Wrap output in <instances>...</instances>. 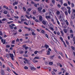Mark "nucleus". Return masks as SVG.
Segmentation results:
<instances>
[{"mask_svg": "<svg viewBox=\"0 0 75 75\" xmlns=\"http://www.w3.org/2000/svg\"><path fill=\"white\" fill-rule=\"evenodd\" d=\"M3 7L4 8H6V10H8V7H7L6 6H4Z\"/></svg>", "mask_w": 75, "mask_h": 75, "instance_id": "12", "label": "nucleus"}, {"mask_svg": "<svg viewBox=\"0 0 75 75\" xmlns=\"http://www.w3.org/2000/svg\"><path fill=\"white\" fill-rule=\"evenodd\" d=\"M13 23V21H11L9 22H8L7 23H8V24H11V23Z\"/></svg>", "mask_w": 75, "mask_h": 75, "instance_id": "43", "label": "nucleus"}, {"mask_svg": "<svg viewBox=\"0 0 75 75\" xmlns=\"http://www.w3.org/2000/svg\"><path fill=\"white\" fill-rule=\"evenodd\" d=\"M73 40L74 41H75V37H73Z\"/></svg>", "mask_w": 75, "mask_h": 75, "instance_id": "57", "label": "nucleus"}, {"mask_svg": "<svg viewBox=\"0 0 75 75\" xmlns=\"http://www.w3.org/2000/svg\"><path fill=\"white\" fill-rule=\"evenodd\" d=\"M73 36H74V35L73 34L71 35L70 36L71 38H72L73 37Z\"/></svg>", "mask_w": 75, "mask_h": 75, "instance_id": "64", "label": "nucleus"}, {"mask_svg": "<svg viewBox=\"0 0 75 75\" xmlns=\"http://www.w3.org/2000/svg\"><path fill=\"white\" fill-rule=\"evenodd\" d=\"M48 69H49V71L50 72L51 71V68L50 67H48Z\"/></svg>", "mask_w": 75, "mask_h": 75, "instance_id": "32", "label": "nucleus"}, {"mask_svg": "<svg viewBox=\"0 0 75 75\" xmlns=\"http://www.w3.org/2000/svg\"><path fill=\"white\" fill-rule=\"evenodd\" d=\"M7 71H8L9 72H10L11 71H10V68H9V67H7Z\"/></svg>", "mask_w": 75, "mask_h": 75, "instance_id": "29", "label": "nucleus"}, {"mask_svg": "<svg viewBox=\"0 0 75 75\" xmlns=\"http://www.w3.org/2000/svg\"><path fill=\"white\" fill-rule=\"evenodd\" d=\"M50 28L51 30H52V31H54V29L50 27Z\"/></svg>", "mask_w": 75, "mask_h": 75, "instance_id": "49", "label": "nucleus"}, {"mask_svg": "<svg viewBox=\"0 0 75 75\" xmlns=\"http://www.w3.org/2000/svg\"><path fill=\"white\" fill-rule=\"evenodd\" d=\"M28 23L30 25V24H31V21H29L28 22Z\"/></svg>", "mask_w": 75, "mask_h": 75, "instance_id": "38", "label": "nucleus"}, {"mask_svg": "<svg viewBox=\"0 0 75 75\" xmlns=\"http://www.w3.org/2000/svg\"><path fill=\"white\" fill-rule=\"evenodd\" d=\"M50 17L49 16H46V18H50Z\"/></svg>", "mask_w": 75, "mask_h": 75, "instance_id": "51", "label": "nucleus"}, {"mask_svg": "<svg viewBox=\"0 0 75 75\" xmlns=\"http://www.w3.org/2000/svg\"><path fill=\"white\" fill-rule=\"evenodd\" d=\"M57 23L58 24V25H59V24H60V23H59V22L58 19H57Z\"/></svg>", "mask_w": 75, "mask_h": 75, "instance_id": "24", "label": "nucleus"}, {"mask_svg": "<svg viewBox=\"0 0 75 75\" xmlns=\"http://www.w3.org/2000/svg\"><path fill=\"white\" fill-rule=\"evenodd\" d=\"M71 49H72V50H74L75 48H74V47H73V46H71Z\"/></svg>", "mask_w": 75, "mask_h": 75, "instance_id": "47", "label": "nucleus"}, {"mask_svg": "<svg viewBox=\"0 0 75 75\" xmlns=\"http://www.w3.org/2000/svg\"><path fill=\"white\" fill-rule=\"evenodd\" d=\"M14 42H15V40H13L12 41V44H14Z\"/></svg>", "mask_w": 75, "mask_h": 75, "instance_id": "52", "label": "nucleus"}, {"mask_svg": "<svg viewBox=\"0 0 75 75\" xmlns=\"http://www.w3.org/2000/svg\"><path fill=\"white\" fill-rule=\"evenodd\" d=\"M14 18H17V19H18V17L16 16H14Z\"/></svg>", "mask_w": 75, "mask_h": 75, "instance_id": "54", "label": "nucleus"}, {"mask_svg": "<svg viewBox=\"0 0 75 75\" xmlns=\"http://www.w3.org/2000/svg\"><path fill=\"white\" fill-rule=\"evenodd\" d=\"M59 18L60 19H64V17H63V16L62 15H60L59 17Z\"/></svg>", "mask_w": 75, "mask_h": 75, "instance_id": "11", "label": "nucleus"}, {"mask_svg": "<svg viewBox=\"0 0 75 75\" xmlns=\"http://www.w3.org/2000/svg\"><path fill=\"white\" fill-rule=\"evenodd\" d=\"M63 43L65 47H67V45H66V44H65V42H63Z\"/></svg>", "mask_w": 75, "mask_h": 75, "instance_id": "27", "label": "nucleus"}, {"mask_svg": "<svg viewBox=\"0 0 75 75\" xmlns=\"http://www.w3.org/2000/svg\"><path fill=\"white\" fill-rule=\"evenodd\" d=\"M68 12L69 14H70L71 13V10H68Z\"/></svg>", "mask_w": 75, "mask_h": 75, "instance_id": "46", "label": "nucleus"}, {"mask_svg": "<svg viewBox=\"0 0 75 75\" xmlns=\"http://www.w3.org/2000/svg\"><path fill=\"white\" fill-rule=\"evenodd\" d=\"M56 13L57 15L59 14H60V12H59V11H57V12H56Z\"/></svg>", "mask_w": 75, "mask_h": 75, "instance_id": "23", "label": "nucleus"}, {"mask_svg": "<svg viewBox=\"0 0 75 75\" xmlns=\"http://www.w3.org/2000/svg\"><path fill=\"white\" fill-rule=\"evenodd\" d=\"M8 65L11 67V68H13V65L10 62H8Z\"/></svg>", "mask_w": 75, "mask_h": 75, "instance_id": "7", "label": "nucleus"}, {"mask_svg": "<svg viewBox=\"0 0 75 75\" xmlns=\"http://www.w3.org/2000/svg\"><path fill=\"white\" fill-rule=\"evenodd\" d=\"M3 35V34L2 33V32L1 31L0 32V35Z\"/></svg>", "mask_w": 75, "mask_h": 75, "instance_id": "63", "label": "nucleus"}, {"mask_svg": "<svg viewBox=\"0 0 75 75\" xmlns=\"http://www.w3.org/2000/svg\"><path fill=\"white\" fill-rule=\"evenodd\" d=\"M23 59L25 60V61H28L27 59H26L25 58H23Z\"/></svg>", "mask_w": 75, "mask_h": 75, "instance_id": "37", "label": "nucleus"}, {"mask_svg": "<svg viewBox=\"0 0 75 75\" xmlns=\"http://www.w3.org/2000/svg\"><path fill=\"white\" fill-rule=\"evenodd\" d=\"M70 33H71V34H73V33H74V32H73V31H72V30H70Z\"/></svg>", "mask_w": 75, "mask_h": 75, "instance_id": "26", "label": "nucleus"}, {"mask_svg": "<svg viewBox=\"0 0 75 75\" xmlns=\"http://www.w3.org/2000/svg\"><path fill=\"white\" fill-rule=\"evenodd\" d=\"M42 23L44 25H45V24H47V21H42Z\"/></svg>", "mask_w": 75, "mask_h": 75, "instance_id": "10", "label": "nucleus"}, {"mask_svg": "<svg viewBox=\"0 0 75 75\" xmlns=\"http://www.w3.org/2000/svg\"><path fill=\"white\" fill-rule=\"evenodd\" d=\"M34 5L35 6V7H37V5L35 3V4H34Z\"/></svg>", "mask_w": 75, "mask_h": 75, "instance_id": "36", "label": "nucleus"}, {"mask_svg": "<svg viewBox=\"0 0 75 75\" xmlns=\"http://www.w3.org/2000/svg\"><path fill=\"white\" fill-rule=\"evenodd\" d=\"M4 14H7V11H4Z\"/></svg>", "mask_w": 75, "mask_h": 75, "instance_id": "39", "label": "nucleus"}, {"mask_svg": "<svg viewBox=\"0 0 75 75\" xmlns=\"http://www.w3.org/2000/svg\"><path fill=\"white\" fill-rule=\"evenodd\" d=\"M72 16H71L72 19H74L75 17V13H72Z\"/></svg>", "mask_w": 75, "mask_h": 75, "instance_id": "3", "label": "nucleus"}, {"mask_svg": "<svg viewBox=\"0 0 75 75\" xmlns=\"http://www.w3.org/2000/svg\"><path fill=\"white\" fill-rule=\"evenodd\" d=\"M65 15H66V16H67V15H68V12H67V11H66L65 12Z\"/></svg>", "mask_w": 75, "mask_h": 75, "instance_id": "45", "label": "nucleus"}, {"mask_svg": "<svg viewBox=\"0 0 75 75\" xmlns=\"http://www.w3.org/2000/svg\"><path fill=\"white\" fill-rule=\"evenodd\" d=\"M1 75H4V71L3 70H1Z\"/></svg>", "mask_w": 75, "mask_h": 75, "instance_id": "8", "label": "nucleus"}, {"mask_svg": "<svg viewBox=\"0 0 75 75\" xmlns=\"http://www.w3.org/2000/svg\"><path fill=\"white\" fill-rule=\"evenodd\" d=\"M66 42L67 44L68 45L69 44V42H68V41H67V40H66Z\"/></svg>", "mask_w": 75, "mask_h": 75, "instance_id": "56", "label": "nucleus"}, {"mask_svg": "<svg viewBox=\"0 0 75 75\" xmlns=\"http://www.w3.org/2000/svg\"><path fill=\"white\" fill-rule=\"evenodd\" d=\"M38 52V53H40V52H38V51H35L34 52V53L35 54H37Z\"/></svg>", "mask_w": 75, "mask_h": 75, "instance_id": "22", "label": "nucleus"}, {"mask_svg": "<svg viewBox=\"0 0 75 75\" xmlns=\"http://www.w3.org/2000/svg\"><path fill=\"white\" fill-rule=\"evenodd\" d=\"M64 6H68V4H65V3L64 4Z\"/></svg>", "mask_w": 75, "mask_h": 75, "instance_id": "50", "label": "nucleus"}, {"mask_svg": "<svg viewBox=\"0 0 75 75\" xmlns=\"http://www.w3.org/2000/svg\"><path fill=\"white\" fill-rule=\"evenodd\" d=\"M60 39L61 40V41H62V42H64V40H63V38H62V37H60Z\"/></svg>", "mask_w": 75, "mask_h": 75, "instance_id": "21", "label": "nucleus"}, {"mask_svg": "<svg viewBox=\"0 0 75 75\" xmlns=\"http://www.w3.org/2000/svg\"><path fill=\"white\" fill-rule=\"evenodd\" d=\"M60 2H61V4H63V3L62 2V0H60Z\"/></svg>", "mask_w": 75, "mask_h": 75, "instance_id": "44", "label": "nucleus"}, {"mask_svg": "<svg viewBox=\"0 0 75 75\" xmlns=\"http://www.w3.org/2000/svg\"><path fill=\"white\" fill-rule=\"evenodd\" d=\"M19 53L21 54L24 53V51L21 50L19 51Z\"/></svg>", "mask_w": 75, "mask_h": 75, "instance_id": "14", "label": "nucleus"}, {"mask_svg": "<svg viewBox=\"0 0 75 75\" xmlns=\"http://www.w3.org/2000/svg\"><path fill=\"white\" fill-rule=\"evenodd\" d=\"M10 12H11L12 13H14V10L13 9H11L10 10Z\"/></svg>", "mask_w": 75, "mask_h": 75, "instance_id": "17", "label": "nucleus"}, {"mask_svg": "<svg viewBox=\"0 0 75 75\" xmlns=\"http://www.w3.org/2000/svg\"><path fill=\"white\" fill-rule=\"evenodd\" d=\"M42 17L41 16H40L39 17V19H42Z\"/></svg>", "mask_w": 75, "mask_h": 75, "instance_id": "61", "label": "nucleus"}, {"mask_svg": "<svg viewBox=\"0 0 75 75\" xmlns=\"http://www.w3.org/2000/svg\"><path fill=\"white\" fill-rule=\"evenodd\" d=\"M45 36L46 37L48 38V35H47V34H45Z\"/></svg>", "mask_w": 75, "mask_h": 75, "instance_id": "53", "label": "nucleus"}, {"mask_svg": "<svg viewBox=\"0 0 75 75\" xmlns=\"http://www.w3.org/2000/svg\"><path fill=\"white\" fill-rule=\"evenodd\" d=\"M24 18V16H22L21 17V19H23V18Z\"/></svg>", "mask_w": 75, "mask_h": 75, "instance_id": "42", "label": "nucleus"}, {"mask_svg": "<svg viewBox=\"0 0 75 75\" xmlns=\"http://www.w3.org/2000/svg\"><path fill=\"white\" fill-rule=\"evenodd\" d=\"M63 21H64H64L65 22V23H66L67 25H68V24H69V23H68V21H67V20H65V19H63Z\"/></svg>", "mask_w": 75, "mask_h": 75, "instance_id": "5", "label": "nucleus"}, {"mask_svg": "<svg viewBox=\"0 0 75 75\" xmlns=\"http://www.w3.org/2000/svg\"><path fill=\"white\" fill-rule=\"evenodd\" d=\"M72 16H71L72 19H74L75 17V13H72Z\"/></svg>", "mask_w": 75, "mask_h": 75, "instance_id": "4", "label": "nucleus"}, {"mask_svg": "<svg viewBox=\"0 0 75 75\" xmlns=\"http://www.w3.org/2000/svg\"><path fill=\"white\" fill-rule=\"evenodd\" d=\"M41 32L42 33V34H44V33H45V31H44V30H42L41 31Z\"/></svg>", "mask_w": 75, "mask_h": 75, "instance_id": "40", "label": "nucleus"}, {"mask_svg": "<svg viewBox=\"0 0 75 75\" xmlns=\"http://www.w3.org/2000/svg\"><path fill=\"white\" fill-rule=\"evenodd\" d=\"M9 26L10 27L11 29H13V28H14L13 26H12L11 25H9Z\"/></svg>", "mask_w": 75, "mask_h": 75, "instance_id": "31", "label": "nucleus"}, {"mask_svg": "<svg viewBox=\"0 0 75 75\" xmlns=\"http://www.w3.org/2000/svg\"><path fill=\"white\" fill-rule=\"evenodd\" d=\"M34 59H39V57H35L34 58Z\"/></svg>", "mask_w": 75, "mask_h": 75, "instance_id": "28", "label": "nucleus"}, {"mask_svg": "<svg viewBox=\"0 0 75 75\" xmlns=\"http://www.w3.org/2000/svg\"><path fill=\"white\" fill-rule=\"evenodd\" d=\"M38 11H39V13H42V8L41 7H39L38 8Z\"/></svg>", "mask_w": 75, "mask_h": 75, "instance_id": "1", "label": "nucleus"}, {"mask_svg": "<svg viewBox=\"0 0 75 75\" xmlns=\"http://www.w3.org/2000/svg\"><path fill=\"white\" fill-rule=\"evenodd\" d=\"M28 11H30L31 10V8H29L28 9Z\"/></svg>", "mask_w": 75, "mask_h": 75, "instance_id": "59", "label": "nucleus"}, {"mask_svg": "<svg viewBox=\"0 0 75 75\" xmlns=\"http://www.w3.org/2000/svg\"><path fill=\"white\" fill-rule=\"evenodd\" d=\"M24 68L25 69H28V67H27L25 66L24 67Z\"/></svg>", "mask_w": 75, "mask_h": 75, "instance_id": "34", "label": "nucleus"}, {"mask_svg": "<svg viewBox=\"0 0 75 75\" xmlns=\"http://www.w3.org/2000/svg\"><path fill=\"white\" fill-rule=\"evenodd\" d=\"M67 8L68 9V10H71V8H70V7L69 6H67Z\"/></svg>", "mask_w": 75, "mask_h": 75, "instance_id": "20", "label": "nucleus"}, {"mask_svg": "<svg viewBox=\"0 0 75 75\" xmlns=\"http://www.w3.org/2000/svg\"><path fill=\"white\" fill-rule=\"evenodd\" d=\"M71 7H74V4H73V3H71Z\"/></svg>", "mask_w": 75, "mask_h": 75, "instance_id": "41", "label": "nucleus"}, {"mask_svg": "<svg viewBox=\"0 0 75 75\" xmlns=\"http://www.w3.org/2000/svg\"><path fill=\"white\" fill-rule=\"evenodd\" d=\"M51 1H52V3L53 4H54V3H55V1L54 0H52Z\"/></svg>", "mask_w": 75, "mask_h": 75, "instance_id": "19", "label": "nucleus"}, {"mask_svg": "<svg viewBox=\"0 0 75 75\" xmlns=\"http://www.w3.org/2000/svg\"><path fill=\"white\" fill-rule=\"evenodd\" d=\"M16 41L17 42H18L19 41V39H18V38H17Z\"/></svg>", "mask_w": 75, "mask_h": 75, "instance_id": "58", "label": "nucleus"}, {"mask_svg": "<svg viewBox=\"0 0 75 75\" xmlns=\"http://www.w3.org/2000/svg\"><path fill=\"white\" fill-rule=\"evenodd\" d=\"M30 69L32 71H34V70H35L36 69V68L33 67H30Z\"/></svg>", "mask_w": 75, "mask_h": 75, "instance_id": "9", "label": "nucleus"}, {"mask_svg": "<svg viewBox=\"0 0 75 75\" xmlns=\"http://www.w3.org/2000/svg\"><path fill=\"white\" fill-rule=\"evenodd\" d=\"M10 47V45H7L6 46V48H9Z\"/></svg>", "mask_w": 75, "mask_h": 75, "instance_id": "48", "label": "nucleus"}, {"mask_svg": "<svg viewBox=\"0 0 75 75\" xmlns=\"http://www.w3.org/2000/svg\"><path fill=\"white\" fill-rule=\"evenodd\" d=\"M9 55L11 59H12L13 61H14V55H13V54H9Z\"/></svg>", "mask_w": 75, "mask_h": 75, "instance_id": "2", "label": "nucleus"}, {"mask_svg": "<svg viewBox=\"0 0 75 75\" xmlns=\"http://www.w3.org/2000/svg\"><path fill=\"white\" fill-rule=\"evenodd\" d=\"M63 31L64 33H67V29H64L63 30Z\"/></svg>", "mask_w": 75, "mask_h": 75, "instance_id": "16", "label": "nucleus"}, {"mask_svg": "<svg viewBox=\"0 0 75 75\" xmlns=\"http://www.w3.org/2000/svg\"><path fill=\"white\" fill-rule=\"evenodd\" d=\"M25 16L27 18H28L29 19H30V17H29L28 16H27V15H25Z\"/></svg>", "mask_w": 75, "mask_h": 75, "instance_id": "55", "label": "nucleus"}, {"mask_svg": "<svg viewBox=\"0 0 75 75\" xmlns=\"http://www.w3.org/2000/svg\"><path fill=\"white\" fill-rule=\"evenodd\" d=\"M53 40L55 42H57V39H56V38L54 37V40Z\"/></svg>", "mask_w": 75, "mask_h": 75, "instance_id": "13", "label": "nucleus"}, {"mask_svg": "<svg viewBox=\"0 0 75 75\" xmlns=\"http://www.w3.org/2000/svg\"><path fill=\"white\" fill-rule=\"evenodd\" d=\"M61 5H60V4H58L57 5V7H59V8H60L61 7Z\"/></svg>", "mask_w": 75, "mask_h": 75, "instance_id": "35", "label": "nucleus"}, {"mask_svg": "<svg viewBox=\"0 0 75 75\" xmlns=\"http://www.w3.org/2000/svg\"><path fill=\"white\" fill-rule=\"evenodd\" d=\"M6 57L8 58H10V55L8 54H6Z\"/></svg>", "mask_w": 75, "mask_h": 75, "instance_id": "18", "label": "nucleus"}, {"mask_svg": "<svg viewBox=\"0 0 75 75\" xmlns=\"http://www.w3.org/2000/svg\"><path fill=\"white\" fill-rule=\"evenodd\" d=\"M45 47H46V48L47 49V48H49V46L46 45H45Z\"/></svg>", "mask_w": 75, "mask_h": 75, "instance_id": "15", "label": "nucleus"}, {"mask_svg": "<svg viewBox=\"0 0 75 75\" xmlns=\"http://www.w3.org/2000/svg\"><path fill=\"white\" fill-rule=\"evenodd\" d=\"M28 47H25V50H27V49H28Z\"/></svg>", "mask_w": 75, "mask_h": 75, "instance_id": "62", "label": "nucleus"}, {"mask_svg": "<svg viewBox=\"0 0 75 75\" xmlns=\"http://www.w3.org/2000/svg\"><path fill=\"white\" fill-rule=\"evenodd\" d=\"M31 31H32V34L33 35H34L35 36L36 35V34L35 33H34V32L35 31L33 30H32Z\"/></svg>", "mask_w": 75, "mask_h": 75, "instance_id": "6", "label": "nucleus"}, {"mask_svg": "<svg viewBox=\"0 0 75 75\" xmlns=\"http://www.w3.org/2000/svg\"><path fill=\"white\" fill-rule=\"evenodd\" d=\"M50 51H48L47 53V55H50Z\"/></svg>", "mask_w": 75, "mask_h": 75, "instance_id": "30", "label": "nucleus"}, {"mask_svg": "<svg viewBox=\"0 0 75 75\" xmlns=\"http://www.w3.org/2000/svg\"><path fill=\"white\" fill-rule=\"evenodd\" d=\"M42 12H43V13H44L45 12V10L44 9H43L42 11Z\"/></svg>", "mask_w": 75, "mask_h": 75, "instance_id": "60", "label": "nucleus"}, {"mask_svg": "<svg viewBox=\"0 0 75 75\" xmlns=\"http://www.w3.org/2000/svg\"><path fill=\"white\" fill-rule=\"evenodd\" d=\"M49 64L50 65H52V64H53V62H50Z\"/></svg>", "mask_w": 75, "mask_h": 75, "instance_id": "33", "label": "nucleus"}, {"mask_svg": "<svg viewBox=\"0 0 75 75\" xmlns=\"http://www.w3.org/2000/svg\"><path fill=\"white\" fill-rule=\"evenodd\" d=\"M12 71L13 72V73H14V74H15L16 75H18V74H17V73L16 72H15V71H13V70H12Z\"/></svg>", "mask_w": 75, "mask_h": 75, "instance_id": "25", "label": "nucleus"}]
</instances>
